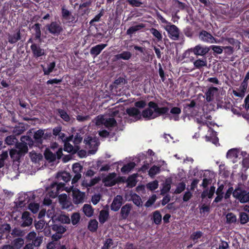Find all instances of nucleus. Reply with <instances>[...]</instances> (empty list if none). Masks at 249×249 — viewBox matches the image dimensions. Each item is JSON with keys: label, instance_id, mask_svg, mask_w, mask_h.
<instances>
[{"label": "nucleus", "instance_id": "nucleus-53", "mask_svg": "<svg viewBox=\"0 0 249 249\" xmlns=\"http://www.w3.org/2000/svg\"><path fill=\"white\" fill-rule=\"evenodd\" d=\"M5 142L8 145H13L17 142V140L14 136L10 135L5 138Z\"/></svg>", "mask_w": 249, "mask_h": 249}, {"label": "nucleus", "instance_id": "nucleus-30", "mask_svg": "<svg viewBox=\"0 0 249 249\" xmlns=\"http://www.w3.org/2000/svg\"><path fill=\"white\" fill-rule=\"evenodd\" d=\"M15 148L18 151L21 156L28 152L27 145L24 143L20 142L17 143Z\"/></svg>", "mask_w": 249, "mask_h": 249}, {"label": "nucleus", "instance_id": "nucleus-55", "mask_svg": "<svg viewBox=\"0 0 249 249\" xmlns=\"http://www.w3.org/2000/svg\"><path fill=\"white\" fill-rule=\"evenodd\" d=\"M55 66V63L54 62H53L51 63L47 69L44 68L43 69V71L45 75H48L52 71H53V69L54 68Z\"/></svg>", "mask_w": 249, "mask_h": 249}, {"label": "nucleus", "instance_id": "nucleus-18", "mask_svg": "<svg viewBox=\"0 0 249 249\" xmlns=\"http://www.w3.org/2000/svg\"><path fill=\"white\" fill-rule=\"evenodd\" d=\"M142 116L147 120H152L157 117V114L152 108H146L142 113Z\"/></svg>", "mask_w": 249, "mask_h": 249}, {"label": "nucleus", "instance_id": "nucleus-33", "mask_svg": "<svg viewBox=\"0 0 249 249\" xmlns=\"http://www.w3.org/2000/svg\"><path fill=\"white\" fill-rule=\"evenodd\" d=\"M131 198L128 200H132L133 202L137 206L140 207L142 205V201L141 197L136 194H131Z\"/></svg>", "mask_w": 249, "mask_h": 249}, {"label": "nucleus", "instance_id": "nucleus-63", "mask_svg": "<svg viewBox=\"0 0 249 249\" xmlns=\"http://www.w3.org/2000/svg\"><path fill=\"white\" fill-rule=\"evenodd\" d=\"M127 186L132 188L136 184V178L134 177L131 176L128 178L127 180Z\"/></svg>", "mask_w": 249, "mask_h": 249}, {"label": "nucleus", "instance_id": "nucleus-60", "mask_svg": "<svg viewBox=\"0 0 249 249\" xmlns=\"http://www.w3.org/2000/svg\"><path fill=\"white\" fill-rule=\"evenodd\" d=\"M212 49L214 53H216L217 54H221L223 52V49H231V47H222L219 46H212Z\"/></svg>", "mask_w": 249, "mask_h": 249}, {"label": "nucleus", "instance_id": "nucleus-64", "mask_svg": "<svg viewBox=\"0 0 249 249\" xmlns=\"http://www.w3.org/2000/svg\"><path fill=\"white\" fill-rule=\"evenodd\" d=\"M202 235V233L200 231H197L192 233L191 235V238L195 242L199 239Z\"/></svg>", "mask_w": 249, "mask_h": 249}, {"label": "nucleus", "instance_id": "nucleus-48", "mask_svg": "<svg viewBox=\"0 0 249 249\" xmlns=\"http://www.w3.org/2000/svg\"><path fill=\"white\" fill-rule=\"evenodd\" d=\"M20 140L21 141V143H24L26 144V145H29L31 146L33 144V141L32 139L28 136H22L20 138Z\"/></svg>", "mask_w": 249, "mask_h": 249}, {"label": "nucleus", "instance_id": "nucleus-35", "mask_svg": "<svg viewBox=\"0 0 249 249\" xmlns=\"http://www.w3.org/2000/svg\"><path fill=\"white\" fill-rule=\"evenodd\" d=\"M194 66L197 69H200L203 67H206L207 61L206 58L198 59L194 62Z\"/></svg>", "mask_w": 249, "mask_h": 249}, {"label": "nucleus", "instance_id": "nucleus-36", "mask_svg": "<svg viewBox=\"0 0 249 249\" xmlns=\"http://www.w3.org/2000/svg\"><path fill=\"white\" fill-rule=\"evenodd\" d=\"M239 151L236 149H231L228 151L227 153V157L232 160L234 162V159L238 157Z\"/></svg>", "mask_w": 249, "mask_h": 249}, {"label": "nucleus", "instance_id": "nucleus-14", "mask_svg": "<svg viewBox=\"0 0 249 249\" xmlns=\"http://www.w3.org/2000/svg\"><path fill=\"white\" fill-rule=\"evenodd\" d=\"M72 139L73 136H71L67 139V141L64 142V150L65 151H66L68 153H75L79 149V147L78 145H76V146H73L72 145L69 143V142L72 141Z\"/></svg>", "mask_w": 249, "mask_h": 249}, {"label": "nucleus", "instance_id": "nucleus-20", "mask_svg": "<svg viewBox=\"0 0 249 249\" xmlns=\"http://www.w3.org/2000/svg\"><path fill=\"white\" fill-rule=\"evenodd\" d=\"M21 226L25 227L31 225L33 222V219L28 212H24L21 216Z\"/></svg>", "mask_w": 249, "mask_h": 249}, {"label": "nucleus", "instance_id": "nucleus-3", "mask_svg": "<svg viewBox=\"0 0 249 249\" xmlns=\"http://www.w3.org/2000/svg\"><path fill=\"white\" fill-rule=\"evenodd\" d=\"M92 122L97 126L104 125L108 128L114 127L116 125V121L113 118H106L102 115L96 117Z\"/></svg>", "mask_w": 249, "mask_h": 249}, {"label": "nucleus", "instance_id": "nucleus-11", "mask_svg": "<svg viewBox=\"0 0 249 249\" xmlns=\"http://www.w3.org/2000/svg\"><path fill=\"white\" fill-rule=\"evenodd\" d=\"M118 182L117 174L115 173L109 174L103 179V182L106 186H112Z\"/></svg>", "mask_w": 249, "mask_h": 249}, {"label": "nucleus", "instance_id": "nucleus-10", "mask_svg": "<svg viewBox=\"0 0 249 249\" xmlns=\"http://www.w3.org/2000/svg\"><path fill=\"white\" fill-rule=\"evenodd\" d=\"M46 27L49 32L53 35H59L63 30L62 27L60 23L54 21L48 24Z\"/></svg>", "mask_w": 249, "mask_h": 249}, {"label": "nucleus", "instance_id": "nucleus-34", "mask_svg": "<svg viewBox=\"0 0 249 249\" xmlns=\"http://www.w3.org/2000/svg\"><path fill=\"white\" fill-rule=\"evenodd\" d=\"M145 27V25L141 23L138 25L133 26L130 27L126 31V33L127 35H132L135 33L136 32L140 30L141 29Z\"/></svg>", "mask_w": 249, "mask_h": 249}, {"label": "nucleus", "instance_id": "nucleus-49", "mask_svg": "<svg viewBox=\"0 0 249 249\" xmlns=\"http://www.w3.org/2000/svg\"><path fill=\"white\" fill-rule=\"evenodd\" d=\"M153 219L156 224H159L160 223L161 221V215L159 211H156L154 212Z\"/></svg>", "mask_w": 249, "mask_h": 249}, {"label": "nucleus", "instance_id": "nucleus-46", "mask_svg": "<svg viewBox=\"0 0 249 249\" xmlns=\"http://www.w3.org/2000/svg\"><path fill=\"white\" fill-rule=\"evenodd\" d=\"M160 172V167L157 166H152L149 170L148 174L151 177H154Z\"/></svg>", "mask_w": 249, "mask_h": 249}, {"label": "nucleus", "instance_id": "nucleus-23", "mask_svg": "<svg viewBox=\"0 0 249 249\" xmlns=\"http://www.w3.org/2000/svg\"><path fill=\"white\" fill-rule=\"evenodd\" d=\"M56 178L57 180V182H61V181L67 182L70 181L71 176L70 173L66 172H62L58 173L56 176Z\"/></svg>", "mask_w": 249, "mask_h": 249}, {"label": "nucleus", "instance_id": "nucleus-17", "mask_svg": "<svg viewBox=\"0 0 249 249\" xmlns=\"http://www.w3.org/2000/svg\"><path fill=\"white\" fill-rule=\"evenodd\" d=\"M31 49L35 57H39L45 55V50L35 43L32 44Z\"/></svg>", "mask_w": 249, "mask_h": 249}, {"label": "nucleus", "instance_id": "nucleus-56", "mask_svg": "<svg viewBox=\"0 0 249 249\" xmlns=\"http://www.w3.org/2000/svg\"><path fill=\"white\" fill-rule=\"evenodd\" d=\"M186 188V185L184 182H180L177 185V188L175 191V193L178 194L182 192Z\"/></svg>", "mask_w": 249, "mask_h": 249}, {"label": "nucleus", "instance_id": "nucleus-38", "mask_svg": "<svg viewBox=\"0 0 249 249\" xmlns=\"http://www.w3.org/2000/svg\"><path fill=\"white\" fill-rule=\"evenodd\" d=\"M24 243V240L21 238H18L14 240L12 244L14 247L15 249H19L23 245Z\"/></svg>", "mask_w": 249, "mask_h": 249}, {"label": "nucleus", "instance_id": "nucleus-54", "mask_svg": "<svg viewBox=\"0 0 249 249\" xmlns=\"http://www.w3.org/2000/svg\"><path fill=\"white\" fill-rule=\"evenodd\" d=\"M35 31V37L36 39H39L41 36L40 25L36 23L33 27Z\"/></svg>", "mask_w": 249, "mask_h": 249}, {"label": "nucleus", "instance_id": "nucleus-45", "mask_svg": "<svg viewBox=\"0 0 249 249\" xmlns=\"http://www.w3.org/2000/svg\"><path fill=\"white\" fill-rule=\"evenodd\" d=\"M55 220H58L59 221L63 223L69 224L71 222L70 218L67 215L65 214H61L59 215Z\"/></svg>", "mask_w": 249, "mask_h": 249}, {"label": "nucleus", "instance_id": "nucleus-44", "mask_svg": "<svg viewBox=\"0 0 249 249\" xmlns=\"http://www.w3.org/2000/svg\"><path fill=\"white\" fill-rule=\"evenodd\" d=\"M28 209L33 213L38 212L39 209V204L37 203H30L28 205Z\"/></svg>", "mask_w": 249, "mask_h": 249}, {"label": "nucleus", "instance_id": "nucleus-40", "mask_svg": "<svg viewBox=\"0 0 249 249\" xmlns=\"http://www.w3.org/2000/svg\"><path fill=\"white\" fill-rule=\"evenodd\" d=\"M43 135V130L39 129L35 133L34 138L37 142L41 143Z\"/></svg>", "mask_w": 249, "mask_h": 249}, {"label": "nucleus", "instance_id": "nucleus-21", "mask_svg": "<svg viewBox=\"0 0 249 249\" xmlns=\"http://www.w3.org/2000/svg\"><path fill=\"white\" fill-rule=\"evenodd\" d=\"M132 208V206L130 204L127 203L124 205L122 207L120 211L121 218L123 219H126L130 213Z\"/></svg>", "mask_w": 249, "mask_h": 249}, {"label": "nucleus", "instance_id": "nucleus-27", "mask_svg": "<svg viewBox=\"0 0 249 249\" xmlns=\"http://www.w3.org/2000/svg\"><path fill=\"white\" fill-rule=\"evenodd\" d=\"M215 191V188L214 186H212L210 187L209 189H206L204 190L201 194V197L202 198H204L206 197H208L209 198H212L213 196L214 193Z\"/></svg>", "mask_w": 249, "mask_h": 249}, {"label": "nucleus", "instance_id": "nucleus-26", "mask_svg": "<svg viewBox=\"0 0 249 249\" xmlns=\"http://www.w3.org/2000/svg\"><path fill=\"white\" fill-rule=\"evenodd\" d=\"M132 56V54L128 51H124L122 53L116 54L114 56L115 60L123 59L128 60Z\"/></svg>", "mask_w": 249, "mask_h": 249}, {"label": "nucleus", "instance_id": "nucleus-9", "mask_svg": "<svg viewBox=\"0 0 249 249\" xmlns=\"http://www.w3.org/2000/svg\"><path fill=\"white\" fill-rule=\"evenodd\" d=\"M199 38L203 42L209 43H218L219 40H217L213 36L206 31H202L199 34Z\"/></svg>", "mask_w": 249, "mask_h": 249}, {"label": "nucleus", "instance_id": "nucleus-47", "mask_svg": "<svg viewBox=\"0 0 249 249\" xmlns=\"http://www.w3.org/2000/svg\"><path fill=\"white\" fill-rule=\"evenodd\" d=\"M171 189V185L170 182L166 181L163 185L162 188L160 190V195H164L165 194L168 193Z\"/></svg>", "mask_w": 249, "mask_h": 249}, {"label": "nucleus", "instance_id": "nucleus-42", "mask_svg": "<svg viewBox=\"0 0 249 249\" xmlns=\"http://www.w3.org/2000/svg\"><path fill=\"white\" fill-rule=\"evenodd\" d=\"M135 166L134 162H130L128 164L124 165L122 168L121 171L123 173H126L130 172Z\"/></svg>", "mask_w": 249, "mask_h": 249}, {"label": "nucleus", "instance_id": "nucleus-52", "mask_svg": "<svg viewBox=\"0 0 249 249\" xmlns=\"http://www.w3.org/2000/svg\"><path fill=\"white\" fill-rule=\"evenodd\" d=\"M150 32L158 41H160L162 39V36L161 34L156 29L152 28L150 29Z\"/></svg>", "mask_w": 249, "mask_h": 249}, {"label": "nucleus", "instance_id": "nucleus-15", "mask_svg": "<svg viewBox=\"0 0 249 249\" xmlns=\"http://www.w3.org/2000/svg\"><path fill=\"white\" fill-rule=\"evenodd\" d=\"M123 198L120 195L116 196L113 199L111 204V210L116 212L118 211L123 204Z\"/></svg>", "mask_w": 249, "mask_h": 249}, {"label": "nucleus", "instance_id": "nucleus-57", "mask_svg": "<svg viewBox=\"0 0 249 249\" xmlns=\"http://www.w3.org/2000/svg\"><path fill=\"white\" fill-rule=\"evenodd\" d=\"M240 223L245 224L249 221V215L245 213H241L240 214Z\"/></svg>", "mask_w": 249, "mask_h": 249}, {"label": "nucleus", "instance_id": "nucleus-51", "mask_svg": "<svg viewBox=\"0 0 249 249\" xmlns=\"http://www.w3.org/2000/svg\"><path fill=\"white\" fill-rule=\"evenodd\" d=\"M83 167L79 163H75L72 165V171L75 174H81Z\"/></svg>", "mask_w": 249, "mask_h": 249}, {"label": "nucleus", "instance_id": "nucleus-8", "mask_svg": "<svg viewBox=\"0 0 249 249\" xmlns=\"http://www.w3.org/2000/svg\"><path fill=\"white\" fill-rule=\"evenodd\" d=\"M164 29L167 32L170 38L174 40L178 39L179 30L176 25L168 23V24L164 27Z\"/></svg>", "mask_w": 249, "mask_h": 249}, {"label": "nucleus", "instance_id": "nucleus-62", "mask_svg": "<svg viewBox=\"0 0 249 249\" xmlns=\"http://www.w3.org/2000/svg\"><path fill=\"white\" fill-rule=\"evenodd\" d=\"M159 186L158 182L157 180L152 181L147 184V188L151 191L155 190L158 188Z\"/></svg>", "mask_w": 249, "mask_h": 249}, {"label": "nucleus", "instance_id": "nucleus-2", "mask_svg": "<svg viewBox=\"0 0 249 249\" xmlns=\"http://www.w3.org/2000/svg\"><path fill=\"white\" fill-rule=\"evenodd\" d=\"M72 188L65 187V184L63 182H54L49 187L47 188V191L49 196L52 198H55L58 195V193L63 191H65L68 193L71 192Z\"/></svg>", "mask_w": 249, "mask_h": 249}, {"label": "nucleus", "instance_id": "nucleus-50", "mask_svg": "<svg viewBox=\"0 0 249 249\" xmlns=\"http://www.w3.org/2000/svg\"><path fill=\"white\" fill-rule=\"evenodd\" d=\"M20 39V32L18 31L16 34L10 36L8 37V41L11 43H14Z\"/></svg>", "mask_w": 249, "mask_h": 249}, {"label": "nucleus", "instance_id": "nucleus-24", "mask_svg": "<svg viewBox=\"0 0 249 249\" xmlns=\"http://www.w3.org/2000/svg\"><path fill=\"white\" fill-rule=\"evenodd\" d=\"M25 130V125L23 124L19 123L15 127H12L11 132L15 135H19L21 134Z\"/></svg>", "mask_w": 249, "mask_h": 249}, {"label": "nucleus", "instance_id": "nucleus-61", "mask_svg": "<svg viewBox=\"0 0 249 249\" xmlns=\"http://www.w3.org/2000/svg\"><path fill=\"white\" fill-rule=\"evenodd\" d=\"M11 157L14 160H18L21 156L16 148L12 149L10 152Z\"/></svg>", "mask_w": 249, "mask_h": 249}, {"label": "nucleus", "instance_id": "nucleus-39", "mask_svg": "<svg viewBox=\"0 0 249 249\" xmlns=\"http://www.w3.org/2000/svg\"><path fill=\"white\" fill-rule=\"evenodd\" d=\"M98 227V223L95 219L90 220L89 223L88 229L94 232L96 231Z\"/></svg>", "mask_w": 249, "mask_h": 249}, {"label": "nucleus", "instance_id": "nucleus-6", "mask_svg": "<svg viewBox=\"0 0 249 249\" xmlns=\"http://www.w3.org/2000/svg\"><path fill=\"white\" fill-rule=\"evenodd\" d=\"M72 188L71 191L72 193L73 202L75 204L83 203L85 199V193L80 191L77 188H74L73 185L69 187Z\"/></svg>", "mask_w": 249, "mask_h": 249}, {"label": "nucleus", "instance_id": "nucleus-12", "mask_svg": "<svg viewBox=\"0 0 249 249\" xmlns=\"http://www.w3.org/2000/svg\"><path fill=\"white\" fill-rule=\"evenodd\" d=\"M148 106L154 109L157 114V117L160 115L166 113L169 111V108L167 107H160L156 103L153 102H150L148 103Z\"/></svg>", "mask_w": 249, "mask_h": 249}, {"label": "nucleus", "instance_id": "nucleus-31", "mask_svg": "<svg viewBox=\"0 0 249 249\" xmlns=\"http://www.w3.org/2000/svg\"><path fill=\"white\" fill-rule=\"evenodd\" d=\"M109 213L107 210H102L100 212L99 220L101 223H104L108 218Z\"/></svg>", "mask_w": 249, "mask_h": 249}, {"label": "nucleus", "instance_id": "nucleus-5", "mask_svg": "<svg viewBox=\"0 0 249 249\" xmlns=\"http://www.w3.org/2000/svg\"><path fill=\"white\" fill-rule=\"evenodd\" d=\"M55 146H53L50 149H46L44 153L45 158L50 160V161H54L56 157L57 159H59L61 158L62 154V148H59L57 150H55V147H56V144H54Z\"/></svg>", "mask_w": 249, "mask_h": 249}, {"label": "nucleus", "instance_id": "nucleus-22", "mask_svg": "<svg viewBox=\"0 0 249 249\" xmlns=\"http://www.w3.org/2000/svg\"><path fill=\"white\" fill-rule=\"evenodd\" d=\"M218 88L216 87H210L206 92V99L207 102L212 101L214 99V96L217 94Z\"/></svg>", "mask_w": 249, "mask_h": 249}, {"label": "nucleus", "instance_id": "nucleus-4", "mask_svg": "<svg viewBox=\"0 0 249 249\" xmlns=\"http://www.w3.org/2000/svg\"><path fill=\"white\" fill-rule=\"evenodd\" d=\"M84 142L86 147L89 149V152L91 154H94L99 145L98 139L94 137L87 136L84 139Z\"/></svg>", "mask_w": 249, "mask_h": 249}, {"label": "nucleus", "instance_id": "nucleus-13", "mask_svg": "<svg viewBox=\"0 0 249 249\" xmlns=\"http://www.w3.org/2000/svg\"><path fill=\"white\" fill-rule=\"evenodd\" d=\"M248 88V82L243 80L240 86L238 89V91L235 90H232V93L236 97L243 98L245 95Z\"/></svg>", "mask_w": 249, "mask_h": 249}, {"label": "nucleus", "instance_id": "nucleus-1", "mask_svg": "<svg viewBox=\"0 0 249 249\" xmlns=\"http://www.w3.org/2000/svg\"><path fill=\"white\" fill-rule=\"evenodd\" d=\"M211 116L202 115L200 117L196 118V121L199 124L206 125L208 127V134L205 136V139L207 141L212 142L213 143L216 144L218 142V139L216 137V133L211 129V126H213L214 124L211 121Z\"/></svg>", "mask_w": 249, "mask_h": 249}, {"label": "nucleus", "instance_id": "nucleus-41", "mask_svg": "<svg viewBox=\"0 0 249 249\" xmlns=\"http://www.w3.org/2000/svg\"><path fill=\"white\" fill-rule=\"evenodd\" d=\"M52 229L53 231H56L57 233L62 234L64 233L66 229L62 225L54 224L52 227Z\"/></svg>", "mask_w": 249, "mask_h": 249}, {"label": "nucleus", "instance_id": "nucleus-19", "mask_svg": "<svg viewBox=\"0 0 249 249\" xmlns=\"http://www.w3.org/2000/svg\"><path fill=\"white\" fill-rule=\"evenodd\" d=\"M126 112L129 116L133 118L134 121H137L141 118L142 115L140 111L136 107H133L127 108Z\"/></svg>", "mask_w": 249, "mask_h": 249}, {"label": "nucleus", "instance_id": "nucleus-58", "mask_svg": "<svg viewBox=\"0 0 249 249\" xmlns=\"http://www.w3.org/2000/svg\"><path fill=\"white\" fill-rule=\"evenodd\" d=\"M80 216L79 213H75L71 216V223L73 225H76L79 221Z\"/></svg>", "mask_w": 249, "mask_h": 249}, {"label": "nucleus", "instance_id": "nucleus-59", "mask_svg": "<svg viewBox=\"0 0 249 249\" xmlns=\"http://www.w3.org/2000/svg\"><path fill=\"white\" fill-rule=\"evenodd\" d=\"M59 116L65 121L69 122L70 120V118L67 112L62 110L58 109V110Z\"/></svg>", "mask_w": 249, "mask_h": 249}, {"label": "nucleus", "instance_id": "nucleus-7", "mask_svg": "<svg viewBox=\"0 0 249 249\" xmlns=\"http://www.w3.org/2000/svg\"><path fill=\"white\" fill-rule=\"evenodd\" d=\"M234 197L239 200L241 203H246L249 201V192L237 188L234 190L232 193Z\"/></svg>", "mask_w": 249, "mask_h": 249}, {"label": "nucleus", "instance_id": "nucleus-16", "mask_svg": "<svg viewBox=\"0 0 249 249\" xmlns=\"http://www.w3.org/2000/svg\"><path fill=\"white\" fill-rule=\"evenodd\" d=\"M191 50L195 55L203 56L207 53L210 51V48L208 47H203L200 45L195 46Z\"/></svg>", "mask_w": 249, "mask_h": 249}, {"label": "nucleus", "instance_id": "nucleus-43", "mask_svg": "<svg viewBox=\"0 0 249 249\" xmlns=\"http://www.w3.org/2000/svg\"><path fill=\"white\" fill-rule=\"evenodd\" d=\"M227 223L229 224L234 223L236 222L237 218L236 215L233 213H228L226 215Z\"/></svg>", "mask_w": 249, "mask_h": 249}, {"label": "nucleus", "instance_id": "nucleus-32", "mask_svg": "<svg viewBox=\"0 0 249 249\" xmlns=\"http://www.w3.org/2000/svg\"><path fill=\"white\" fill-rule=\"evenodd\" d=\"M83 212L88 217H91L93 215L94 210L90 205L85 204L83 207Z\"/></svg>", "mask_w": 249, "mask_h": 249}, {"label": "nucleus", "instance_id": "nucleus-29", "mask_svg": "<svg viewBox=\"0 0 249 249\" xmlns=\"http://www.w3.org/2000/svg\"><path fill=\"white\" fill-rule=\"evenodd\" d=\"M170 113L174 115L173 116H169L170 120H174L175 121L179 120V118L178 115L181 113V109L179 107H173L170 110Z\"/></svg>", "mask_w": 249, "mask_h": 249}, {"label": "nucleus", "instance_id": "nucleus-37", "mask_svg": "<svg viewBox=\"0 0 249 249\" xmlns=\"http://www.w3.org/2000/svg\"><path fill=\"white\" fill-rule=\"evenodd\" d=\"M62 16L66 20H69L71 21L74 20V18L71 15V12L64 7L62 8Z\"/></svg>", "mask_w": 249, "mask_h": 249}, {"label": "nucleus", "instance_id": "nucleus-28", "mask_svg": "<svg viewBox=\"0 0 249 249\" xmlns=\"http://www.w3.org/2000/svg\"><path fill=\"white\" fill-rule=\"evenodd\" d=\"M29 197V196L27 194H23L19 197L18 201L16 202V206L17 207H22L25 205V204L28 202V200H26Z\"/></svg>", "mask_w": 249, "mask_h": 249}, {"label": "nucleus", "instance_id": "nucleus-25", "mask_svg": "<svg viewBox=\"0 0 249 249\" xmlns=\"http://www.w3.org/2000/svg\"><path fill=\"white\" fill-rule=\"evenodd\" d=\"M107 46L106 44H100L91 48L90 53L92 55L97 56Z\"/></svg>", "mask_w": 249, "mask_h": 249}]
</instances>
